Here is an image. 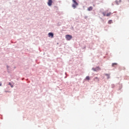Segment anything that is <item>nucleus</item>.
<instances>
[{
    "instance_id": "obj_1",
    "label": "nucleus",
    "mask_w": 129,
    "mask_h": 129,
    "mask_svg": "<svg viewBox=\"0 0 129 129\" xmlns=\"http://www.w3.org/2000/svg\"><path fill=\"white\" fill-rule=\"evenodd\" d=\"M74 4L72 5V7L73 9H76L77 8V6H78V3L76 2V0H72Z\"/></svg>"
},
{
    "instance_id": "obj_2",
    "label": "nucleus",
    "mask_w": 129,
    "mask_h": 129,
    "mask_svg": "<svg viewBox=\"0 0 129 129\" xmlns=\"http://www.w3.org/2000/svg\"><path fill=\"white\" fill-rule=\"evenodd\" d=\"M66 38L68 41H70V40H71V39H72V36L70 35H67L66 36Z\"/></svg>"
},
{
    "instance_id": "obj_3",
    "label": "nucleus",
    "mask_w": 129,
    "mask_h": 129,
    "mask_svg": "<svg viewBox=\"0 0 129 129\" xmlns=\"http://www.w3.org/2000/svg\"><path fill=\"white\" fill-rule=\"evenodd\" d=\"M103 15L104 17H109L111 15V13L109 12L107 13V14H105V13H103Z\"/></svg>"
},
{
    "instance_id": "obj_4",
    "label": "nucleus",
    "mask_w": 129,
    "mask_h": 129,
    "mask_svg": "<svg viewBox=\"0 0 129 129\" xmlns=\"http://www.w3.org/2000/svg\"><path fill=\"white\" fill-rule=\"evenodd\" d=\"M52 3H53V1L52 0H48L47 2L48 6H49V7H51L52 6Z\"/></svg>"
},
{
    "instance_id": "obj_5",
    "label": "nucleus",
    "mask_w": 129,
    "mask_h": 129,
    "mask_svg": "<svg viewBox=\"0 0 129 129\" xmlns=\"http://www.w3.org/2000/svg\"><path fill=\"white\" fill-rule=\"evenodd\" d=\"M92 70H93V71H98V70H100V68H99V67H97L96 68H93Z\"/></svg>"
},
{
    "instance_id": "obj_6",
    "label": "nucleus",
    "mask_w": 129,
    "mask_h": 129,
    "mask_svg": "<svg viewBox=\"0 0 129 129\" xmlns=\"http://www.w3.org/2000/svg\"><path fill=\"white\" fill-rule=\"evenodd\" d=\"M48 37H51V38H54V34L52 33H48Z\"/></svg>"
},
{
    "instance_id": "obj_7",
    "label": "nucleus",
    "mask_w": 129,
    "mask_h": 129,
    "mask_svg": "<svg viewBox=\"0 0 129 129\" xmlns=\"http://www.w3.org/2000/svg\"><path fill=\"white\" fill-rule=\"evenodd\" d=\"M92 10H93V7H90L88 8V11L89 12H90V11H92Z\"/></svg>"
},
{
    "instance_id": "obj_8",
    "label": "nucleus",
    "mask_w": 129,
    "mask_h": 129,
    "mask_svg": "<svg viewBox=\"0 0 129 129\" xmlns=\"http://www.w3.org/2000/svg\"><path fill=\"white\" fill-rule=\"evenodd\" d=\"M121 1L120 0H119V1H115V4L117 5H119V3H120Z\"/></svg>"
},
{
    "instance_id": "obj_9",
    "label": "nucleus",
    "mask_w": 129,
    "mask_h": 129,
    "mask_svg": "<svg viewBox=\"0 0 129 129\" xmlns=\"http://www.w3.org/2000/svg\"><path fill=\"white\" fill-rule=\"evenodd\" d=\"M94 81H99V79H98L97 77H96L94 78Z\"/></svg>"
},
{
    "instance_id": "obj_10",
    "label": "nucleus",
    "mask_w": 129,
    "mask_h": 129,
    "mask_svg": "<svg viewBox=\"0 0 129 129\" xmlns=\"http://www.w3.org/2000/svg\"><path fill=\"white\" fill-rule=\"evenodd\" d=\"M89 79H90V78L89 77V76H87L86 78V80H89Z\"/></svg>"
},
{
    "instance_id": "obj_11",
    "label": "nucleus",
    "mask_w": 129,
    "mask_h": 129,
    "mask_svg": "<svg viewBox=\"0 0 129 129\" xmlns=\"http://www.w3.org/2000/svg\"><path fill=\"white\" fill-rule=\"evenodd\" d=\"M115 65H117V63H112V66L113 67L115 66Z\"/></svg>"
},
{
    "instance_id": "obj_12",
    "label": "nucleus",
    "mask_w": 129,
    "mask_h": 129,
    "mask_svg": "<svg viewBox=\"0 0 129 129\" xmlns=\"http://www.w3.org/2000/svg\"><path fill=\"white\" fill-rule=\"evenodd\" d=\"M105 75H106V76H107L108 79H109V75H108L107 74H106Z\"/></svg>"
},
{
    "instance_id": "obj_13",
    "label": "nucleus",
    "mask_w": 129,
    "mask_h": 129,
    "mask_svg": "<svg viewBox=\"0 0 129 129\" xmlns=\"http://www.w3.org/2000/svg\"><path fill=\"white\" fill-rule=\"evenodd\" d=\"M9 85H10V86L13 88V85H12V84L11 83H9Z\"/></svg>"
},
{
    "instance_id": "obj_14",
    "label": "nucleus",
    "mask_w": 129,
    "mask_h": 129,
    "mask_svg": "<svg viewBox=\"0 0 129 129\" xmlns=\"http://www.w3.org/2000/svg\"><path fill=\"white\" fill-rule=\"evenodd\" d=\"M111 23H112V20H109L108 21V24H111Z\"/></svg>"
},
{
    "instance_id": "obj_15",
    "label": "nucleus",
    "mask_w": 129,
    "mask_h": 129,
    "mask_svg": "<svg viewBox=\"0 0 129 129\" xmlns=\"http://www.w3.org/2000/svg\"><path fill=\"white\" fill-rule=\"evenodd\" d=\"M0 86H2V84H1V83H0Z\"/></svg>"
}]
</instances>
